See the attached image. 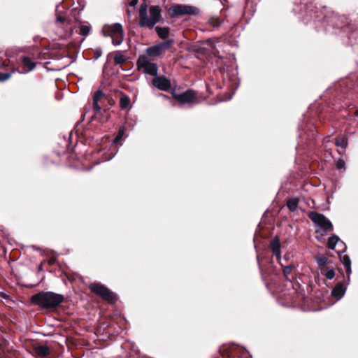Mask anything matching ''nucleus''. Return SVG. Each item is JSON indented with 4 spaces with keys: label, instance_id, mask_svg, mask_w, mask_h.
Here are the masks:
<instances>
[{
    "label": "nucleus",
    "instance_id": "obj_7",
    "mask_svg": "<svg viewBox=\"0 0 358 358\" xmlns=\"http://www.w3.org/2000/svg\"><path fill=\"white\" fill-rule=\"evenodd\" d=\"M137 66L145 73L157 76L158 67L156 64L151 62L149 58L145 55L141 56L137 60Z\"/></svg>",
    "mask_w": 358,
    "mask_h": 358
},
{
    "label": "nucleus",
    "instance_id": "obj_1",
    "mask_svg": "<svg viewBox=\"0 0 358 358\" xmlns=\"http://www.w3.org/2000/svg\"><path fill=\"white\" fill-rule=\"evenodd\" d=\"M148 6L142 3L139 9V25L152 28L161 19L162 9L159 6H151L149 8L150 17H148Z\"/></svg>",
    "mask_w": 358,
    "mask_h": 358
},
{
    "label": "nucleus",
    "instance_id": "obj_24",
    "mask_svg": "<svg viewBox=\"0 0 358 358\" xmlns=\"http://www.w3.org/2000/svg\"><path fill=\"white\" fill-rule=\"evenodd\" d=\"M336 145L341 147L342 148H345L348 145V141L345 138H342L341 139H338L336 141Z\"/></svg>",
    "mask_w": 358,
    "mask_h": 358
},
{
    "label": "nucleus",
    "instance_id": "obj_34",
    "mask_svg": "<svg viewBox=\"0 0 358 358\" xmlns=\"http://www.w3.org/2000/svg\"><path fill=\"white\" fill-rule=\"evenodd\" d=\"M213 26L218 27L220 25V23L213 24Z\"/></svg>",
    "mask_w": 358,
    "mask_h": 358
},
{
    "label": "nucleus",
    "instance_id": "obj_25",
    "mask_svg": "<svg viewBox=\"0 0 358 358\" xmlns=\"http://www.w3.org/2000/svg\"><path fill=\"white\" fill-rule=\"evenodd\" d=\"M124 134V127L120 128L117 135L113 140V143H117L122 138Z\"/></svg>",
    "mask_w": 358,
    "mask_h": 358
},
{
    "label": "nucleus",
    "instance_id": "obj_3",
    "mask_svg": "<svg viewBox=\"0 0 358 358\" xmlns=\"http://www.w3.org/2000/svg\"><path fill=\"white\" fill-rule=\"evenodd\" d=\"M104 36L112 38V42L114 45H119L122 43L124 38V31L122 26L120 23L112 24H106L102 29Z\"/></svg>",
    "mask_w": 358,
    "mask_h": 358
},
{
    "label": "nucleus",
    "instance_id": "obj_22",
    "mask_svg": "<svg viewBox=\"0 0 358 358\" xmlns=\"http://www.w3.org/2000/svg\"><path fill=\"white\" fill-rule=\"evenodd\" d=\"M129 103V99L127 96H124L120 99V105L121 108H127Z\"/></svg>",
    "mask_w": 358,
    "mask_h": 358
},
{
    "label": "nucleus",
    "instance_id": "obj_33",
    "mask_svg": "<svg viewBox=\"0 0 358 358\" xmlns=\"http://www.w3.org/2000/svg\"><path fill=\"white\" fill-rule=\"evenodd\" d=\"M57 20L59 22H63V21H64V18L59 16V17H57Z\"/></svg>",
    "mask_w": 358,
    "mask_h": 358
},
{
    "label": "nucleus",
    "instance_id": "obj_30",
    "mask_svg": "<svg viewBox=\"0 0 358 358\" xmlns=\"http://www.w3.org/2000/svg\"><path fill=\"white\" fill-rule=\"evenodd\" d=\"M0 296L4 299H8L9 297L8 295L3 292H0Z\"/></svg>",
    "mask_w": 358,
    "mask_h": 358
},
{
    "label": "nucleus",
    "instance_id": "obj_29",
    "mask_svg": "<svg viewBox=\"0 0 358 358\" xmlns=\"http://www.w3.org/2000/svg\"><path fill=\"white\" fill-rule=\"evenodd\" d=\"M90 30V27H85L82 28L81 31L83 34H87V33H89Z\"/></svg>",
    "mask_w": 358,
    "mask_h": 358
},
{
    "label": "nucleus",
    "instance_id": "obj_32",
    "mask_svg": "<svg viewBox=\"0 0 358 358\" xmlns=\"http://www.w3.org/2000/svg\"><path fill=\"white\" fill-rule=\"evenodd\" d=\"M95 55H96V57L98 58L101 55V51L100 50H96Z\"/></svg>",
    "mask_w": 358,
    "mask_h": 358
},
{
    "label": "nucleus",
    "instance_id": "obj_20",
    "mask_svg": "<svg viewBox=\"0 0 358 358\" xmlns=\"http://www.w3.org/2000/svg\"><path fill=\"white\" fill-rule=\"evenodd\" d=\"M299 199L297 198L291 199L287 201V206L289 210L294 212L297 208Z\"/></svg>",
    "mask_w": 358,
    "mask_h": 358
},
{
    "label": "nucleus",
    "instance_id": "obj_12",
    "mask_svg": "<svg viewBox=\"0 0 358 358\" xmlns=\"http://www.w3.org/2000/svg\"><path fill=\"white\" fill-rule=\"evenodd\" d=\"M103 96V92L101 90L96 91L93 94V108L96 114L101 112V107L99 105V101Z\"/></svg>",
    "mask_w": 358,
    "mask_h": 358
},
{
    "label": "nucleus",
    "instance_id": "obj_23",
    "mask_svg": "<svg viewBox=\"0 0 358 358\" xmlns=\"http://www.w3.org/2000/svg\"><path fill=\"white\" fill-rule=\"evenodd\" d=\"M14 71H15V70H13L12 72H10V73L0 72V82H4V81L8 80L11 77L12 73Z\"/></svg>",
    "mask_w": 358,
    "mask_h": 358
},
{
    "label": "nucleus",
    "instance_id": "obj_15",
    "mask_svg": "<svg viewBox=\"0 0 358 358\" xmlns=\"http://www.w3.org/2000/svg\"><path fill=\"white\" fill-rule=\"evenodd\" d=\"M280 242L278 237H275L271 242V248L278 259H280Z\"/></svg>",
    "mask_w": 358,
    "mask_h": 358
},
{
    "label": "nucleus",
    "instance_id": "obj_28",
    "mask_svg": "<svg viewBox=\"0 0 358 358\" xmlns=\"http://www.w3.org/2000/svg\"><path fill=\"white\" fill-rule=\"evenodd\" d=\"M327 262V259L326 257H321L319 259V262L322 265H324Z\"/></svg>",
    "mask_w": 358,
    "mask_h": 358
},
{
    "label": "nucleus",
    "instance_id": "obj_6",
    "mask_svg": "<svg viewBox=\"0 0 358 358\" xmlns=\"http://www.w3.org/2000/svg\"><path fill=\"white\" fill-rule=\"evenodd\" d=\"M199 9L194 6L187 5H175L169 10V13L171 17H176L183 15H196Z\"/></svg>",
    "mask_w": 358,
    "mask_h": 358
},
{
    "label": "nucleus",
    "instance_id": "obj_2",
    "mask_svg": "<svg viewBox=\"0 0 358 358\" xmlns=\"http://www.w3.org/2000/svg\"><path fill=\"white\" fill-rule=\"evenodd\" d=\"M31 302L43 308H52L58 306L64 301L62 294L52 292H40L31 296Z\"/></svg>",
    "mask_w": 358,
    "mask_h": 358
},
{
    "label": "nucleus",
    "instance_id": "obj_37",
    "mask_svg": "<svg viewBox=\"0 0 358 358\" xmlns=\"http://www.w3.org/2000/svg\"><path fill=\"white\" fill-rule=\"evenodd\" d=\"M114 157V155H112L110 159H113Z\"/></svg>",
    "mask_w": 358,
    "mask_h": 358
},
{
    "label": "nucleus",
    "instance_id": "obj_38",
    "mask_svg": "<svg viewBox=\"0 0 358 358\" xmlns=\"http://www.w3.org/2000/svg\"><path fill=\"white\" fill-rule=\"evenodd\" d=\"M114 157V155H112L110 159H113Z\"/></svg>",
    "mask_w": 358,
    "mask_h": 358
},
{
    "label": "nucleus",
    "instance_id": "obj_21",
    "mask_svg": "<svg viewBox=\"0 0 358 358\" xmlns=\"http://www.w3.org/2000/svg\"><path fill=\"white\" fill-rule=\"evenodd\" d=\"M292 265L282 266L283 275L287 280L291 281L292 280V278H290V275L292 273Z\"/></svg>",
    "mask_w": 358,
    "mask_h": 358
},
{
    "label": "nucleus",
    "instance_id": "obj_11",
    "mask_svg": "<svg viewBox=\"0 0 358 358\" xmlns=\"http://www.w3.org/2000/svg\"><path fill=\"white\" fill-rule=\"evenodd\" d=\"M22 62L24 69L18 71L20 73H27L32 71L36 67V63L28 57H24Z\"/></svg>",
    "mask_w": 358,
    "mask_h": 358
},
{
    "label": "nucleus",
    "instance_id": "obj_27",
    "mask_svg": "<svg viewBox=\"0 0 358 358\" xmlns=\"http://www.w3.org/2000/svg\"><path fill=\"white\" fill-rule=\"evenodd\" d=\"M336 168L339 170L343 169L345 170V163L344 160L339 159L336 162Z\"/></svg>",
    "mask_w": 358,
    "mask_h": 358
},
{
    "label": "nucleus",
    "instance_id": "obj_5",
    "mask_svg": "<svg viewBox=\"0 0 358 358\" xmlns=\"http://www.w3.org/2000/svg\"><path fill=\"white\" fill-rule=\"evenodd\" d=\"M89 287L92 292L99 295L103 299L110 303H114L117 301V296L115 294L101 283H92Z\"/></svg>",
    "mask_w": 358,
    "mask_h": 358
},
{
    "label": "nucleus",
    "instance_id": "obj_17",
    "mask_svg": "<svg viewBox=\"0 0 358 358\" xmlns=\"http://www.w3.org/2000/svg\"><path fill=\"white\" fill-rule=\"evenodd\" d=\"M155 31H156L157 35L159 36V37L162 39H164L166 37H168L169 34V28H167V27H156Z\"/></svg>",
    "mask_w": 358,
    "mask_h": 358
},
{
    "label": "nucleus",
    "instance_id": "obj_31",
    "mask_svg": "<svg viewBox=\"0 0 358 358\" xmlns=\"http://www.w3.org/2000/svg\"><path fill=\"white\" fill-rule=\"evenodd\" d=\"M336 246H338V248L339 249L338 250V252H343L346 250V248H344V249L343 248V246L342 245H337Z\"/></svg>",
    "mask_w": 358,
    "mask_h": 358
},
{
    "label": "nucleus",
    "instance_id": "obj_8",
    "mask_svg": "<svg viewBox=\"0 0 358 358\" xmlns=\"http://www.w3.org/2000/svg\"><path fill=\"white\" fill-rule=\"evenodd\" d=\"M174 43L173 39H169L155 45L149 47L146 49V52L149 56L158 57L166 50H167Z\"/></svg>",
    "mask_w": 358,
    "mask_h": 358
},
{
    "label": "nucleus",
    "instance_id": "obj_26",
    "mask_svg": "<svg viewBox=\"0 0 358 358\" xmlns=\"http://www.w3.org/2000/svg\"><path fill=\"white\" fill-rule=\"evenodd\" d=\"M324 275L327 279L331 280L335 276V271L333 268H327Z\"/></svg>",
    "mask_w": 358,
    "mask_h": 358
},
{
    "label": "nucleus",
    "instance_id": "obj_18",
    "mask_svg": "<svg viewBox=\"0 0 358 358\" xmlns=\"http://www.w3.org/2000/svg\"><path fill=\"white\" fill-rule=\"evenodd\" d=\"M127 60L126 56H124L121 52L117 51L114 55V62L115 64H122Z\"/></svg>",
    "mask_w": 358,
    "mask_h": 358
},
{
    "label": "nucleus",
    "instance_id": "obj_13",
    "mask_svg": "<svg viewBox=\"0 0 358 358\" xmlns=\"http://www.w3.org/2000/svg\"><path fill=\"white\" fill-rule=\"evenodd\" d=\"M337 245H342L343 248H347L345 243L342 241L336 235H332L328 240V248L331 250H334Z\"/></svg>",
    "mask_w": 358,
    "mask_h": 358
},
{
    "label": "nucleus",
    "instance_id": "obj_19",
    "mask_svg": "<svg viewBox=\"0 0 358 358\" xmlns=\"http://www.w3.org/2000/svg\"><path fill=\"white\" fill-rule=\"evenodd\" d=\"M36 352L41 357H45L48 355L49 348L45 345H39L36 348Z\"/></svg>",
    "mask_w": 358,
    "mask_h": 358
},
{
    "label": "nucleus",
    "instance_id": "obj_36",
    "mask_svg": "<svg viewBox=\"0 0 358 358\" xmlns=\"http://www.w3.org/2000/svg\"><path fill=\"white\" fill-rule=\"evenodd\" d=\"M114 157V155H112L110 159H113Z\"/></svg>",
    "mask_w": 358,
    "mask_h": 358
},
{
    "label": "nucleus",
    "instance_id": "obj_14",
    "mask_svg": "<svg viewBox=\"0 0 358 358\" xmlns=\"http://www.w3.org/2000/svg\"><path fill=\"white\" fill-rule=\"evenodd\" d=\"M345 291H346V287H344V285L342 282H339L333 289V290L331 292V294L334 297H336L338 299H340L344 296Z\"/></svg>",
    "mask_w": 358,
    "mask_h": 358
},
{
    "label": "nucleus",
    "instance_id": "obj_9",
    "mask_svg": "<svg viewBox=\"0 0 358 358\" xmlns=\"http://www.w3.org/2000/svg\"><path fill=\"white\" fill-rule=\"evenodd\" d=\"M152 84L160 90L168 91L171 88L170 80L164 76H155L152 80Z\"/></svg>",
    "mask_w": 358,
    "mask_h": 358
},
{
    "label": "nucleus",
    "instance_id": "obj_10",
    "mask_svg": "<svg viewBox=\"0 0 358 358\" xmlns=\"http://www.w3.org/2000/svg\"><path fill=\"white\" fill-rule=\"evenodd\" d=\"M175 99L182 103H189L194 101L196 96L193 91L187 90L183 93L173 94Z\"/></svg>",
    "mask_w": 358,
    "mask_h": 358
},
{
    "label": "nucleus",
    "instance_id": "obj_16",
    "mask_svg": "<svg viewBox=\"0 0 358 358\" xmlns=\"http://www.w3.org/2000/svg\"><path fill=\"white\" fill-rule=\"evenodd\" d=\"M341 261L345 268L346 275L348 277V282L350 281V276L351 274V261L350 257L347 255L341 257Z\"/></svg>",
    "mask_w": 358,
    "mask_h": 358
},
{
    "label": "nucleus",
    "instance_id": "obj_4",
    "mask_svg": "<svg viewBox=\"0 0 358 358\" xmlns=\"http://www.w3.org/2000/svg\"><path fill=\"white\" fill-rule=\"evenodd\" d=\"M309 217L316 225V233L324 235L328 231L333 229L332 223L324 215L316 212H310Z\"/></svg>",
    "mask_w": 358,
    "mask_h": 358
},
{
    "label": "nucleus",
    "instance_id": "obj_35",
    "mask_svg": "<svg viewBox=\"0 0 358 358\" xmlns=\"http://www.w3.org/2000/svg\"><path fill=\"white\" fill-rule=\"evenodd\" d=\"M355 114H356V115H358V110H357L355 111Z\"/></svg>",
    "mask_w": 358,
    "mask_h": 358
}]
</instances>
